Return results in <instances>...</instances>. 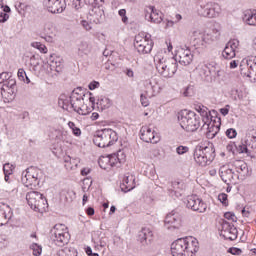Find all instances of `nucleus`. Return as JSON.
Returning <instances> with one entry per match:
<instances>
[{"instance_id":"f257e3e1","label":"nucleus","mask_w":256,"mask_h":256,"mask_svg":"<svg viewBox=\"0 0 256 256\" xmlns=\"http://www.w3.org/2000/svg\"><path fill=\"white\" fill-rule=\"evenodd\" d=\"M154 64L160 77L171 79L177 73L178 65L175 57L165 58V53L157 52L154 55Z\"/></svg>"},{"instance_id":"f03ea898","label":"nucleus","mask_w":256,"mask_h":256,"mask_svg":"<svg viewBox=\"0 0 256 256\" xmlns=\"http://www.w3.org/2000/svg\"><path fill=\"white\" fill-rule=\"evenodd\" d=\"M199 251V241L193 237L179 238L171 244L173 256H193Z\"/></svg>"},{"instance_id":"7ed1b4c3","label":"nucleus","mask_w":256,"mask_h":256,"mask_svg":"<svg viewBox=\"0 0 256 256\" xmlns=\"http://www.w3.org/2000/svg\"><path fill=\"white\" fill-rule=\"evenodd\" d=\"M118 140L119 136L117 135V132L111 128L98 130L93 137L94 145L102 149L105 147H111V145L117 143Z\"/></svg>"},{"instance_id":"20e7f679","label":"nucleus","mask_w":256,"mask_h":256,"mask_svg":"<svg viewBox=\"0 0 256 256\" xmlns=\"http://www.w3.org/2000/svg\"><path fill=\"white\" fill-rule=\"evenodd\" d=\"M178 123L188 133H194L201 127V117L193 111H184L178 115Z\"/></svg>"},{"instance_id":"39448f33","label":"nucleus","mask_w":256,"mask_h":256,"mask_svg":"<svg viewBox=\"0 0 256 256\" xmlns=\"http://www.w3.org/2000/svg\"><path fill=\"white\" fill-rule=\"evenodd\" d=\"M194 161L201 167H207L211 165L213 159H215V149L212 146L198 145L194 149Z\"/></svg>"},{"instance_id":"423d86ee","label":"nucleus","mask_w":256,"mask_h":256,"mask_svg":"<svg viewBox=\"0 0 256 256\" xmlns=\"http://www.w3.org/2000/svg\"><path fill=\"white\" fill-rule=\"evenodd\" d=\"M26 201L33 211L36 213H45L47 211L49 204L47 199L37 191H30L26 194Z\"/></svg>"},{"instance_id":"0eeeda50","label":"nucleus","mask_w":256,"mask_h":256,"mask_svg":"<svg viewBox=\"0 0 256 256\" xmlns=\"http://www.w3.org/2000/svg\"><path fill=\"white\" fill-rule=\"evenodd\" d=\"M0 84H2L1 93H8V101H13L17 94V80L13 77V74L9 72H2L0 74Z\"/></svg>"},{"instance_id":"6e6552de","label":"nucleus","mask_w":256,"mask_h":256,"mask_svg":"<svg viewBox=\"0 0 256 256\" xmlns=\"http://www.w3.org/2000/svg\"><path fill=\"white\" fill-rule=\"evenodd\" d=\"M43 179V171L37 167H29L22 172L21 181L25 187H38Z\"/></svg>"},{"instance_id":"1a4fd4ad","label":"nucleus","mask_w":256,"mask_h":256,"mask_svg":"<svg viewBox=\"0 0 256 256\" xmlns=\"http://www.w3.org/2000/svg\"><path fill=\"white\" fill-rule=\"evenodd\" d=\"M134 47L140 55H147L148 53H151L153 50V40L151 39V35L145 34L144 32L136 35Z\"/></svg>"},{"instance_id":"9d476101","label":"nucleus","mask_w":256,"mask_h":256,"mask_svg":"<svg viewBox=\"0 0 256 256\" xmlns=\"http://www.w3.org/2000/svg\"><path fill=\"white\" fill-rule=\"evenodd\" d=\"M50 233L53 243L58 247H64L69 243V232L64 224H56Z\"/></svg>"},{"instance_id":"9b49d317","label":"nucleus","mask_w":256,"mask_h":256,"mask_svg":"<svg viewBox=\"0 0 256 256\" xmlns=\"http://www.w3.org/2000/svg\"><path fill=\"white\" fill-rule=\"evenodd\" d=\"M190 37L196 49H205L207 48V45L213 43V37H211L209 33L199 29L192 30Z\"/></svg>"},{"instance_id":"f8f14e48","label":"nucleus","mask_w":256,"mask_h":256,"mask_svg":"<svg viewBox=\"0 0 256 256\" xmlns=\"http://www.w3.org/2000/svg\"><path fill=\"white\" fill-rule=\"evenodd\" d=\"M240 73L243 77L256 81V58H244L240 62Z\"/></svg>"},{"instance_id":"ddd939ff","label":"nucleus","mask_w":256,"mask_h":256,"mask_svg":"<svg viewBox=\"0 0 256 256\" xmlns=\"http://www.w3.org/2000/svg\"><path fill=\"white\" fill-rule=\"evenodd\" d=\"M175 59L180 63V65L187 67V65H191V63H193V52H191V49L187 46L180 47L176 52Z\"/></svg>"},{"instance_id":"4468645a","label":"nucleus","mask_w":256,"mask_h":256,"mask_svg":"<svg viewBox=\"0 0 256 256\" xmlns=\"http://www.w3.org/2000/svg\"><path fill=\"white\" fill-rule=\"evenodd\" d=\"M43 4L45 9H47L49 13H52L54 15L63 13L67 8L65 0H44Z\"/></svg>"},{"instance_id":"2eb2a0df","label":"nucleus","mask_w":256,"mask_h":256,"mask_svg":"<svg viewBox=\"0 0 256 256\" xmlns=\"http://www.w3.org/2000/svg\"><path fill=\"white\" fill-rule=\"evenodd\" d=\"M186 207L198 213H205L207 211V204L197 195L188 196Z\"/></svg>"},{"instance_id":"dca6fc26","label":"nucleus","mask_w":256,"mask_h":256,"mask_svg":"<svg viewBox=\"0 0 256 256\" xmlns=\"http://www.w3.org/2000/svg\"><path fill=\"white\" fill-rule=\"evenodd\" d=\"M220 235L221 237H224V239L235 241V239H237V228H235L233 224L223 220Z\"/></svg>"},{"instance_id":"f3484780","label":"nucleus","mask_w":256,"mask_h":256,"mask_svg":"<svg viewBox=\"0 0 256 256\" xmlns=\"http://www.w3.org/2000/svg\"><path fill=\"white\" fill-rule=\"evenodd\" d=\"M219 173L222 181L225 182L226 185H229V183H237V180H239V175L235 174L233 169L229 168V166L220 167Z\"/></svg>"},{"instance_id":"a211bd4d","label":"nucleus","mask_w":256,"mask_h":256,"mask_svg":"<svg viewBox=\"0 0 256 256\" xmlns=\"http://www.w3.org/2000/svg\"><path fill=\"white\" fill-rule=\"evenodd\" d=\"M164 227L166 229H179L181 227V215L173 211L167 214L164 220Z\"/></svg>"},{"instance_id":"6ab92c4d","label":"nucleus","mask_w":256,"mask_h":256,"mask_svg":"<svg viewBox=\"0 0 256 256\" xmlns=\"http://www.w3.org/2000/svg\"><path fill=\"white\" fill-rule=\"evenodd\" d=\"M140 139L145 143H159V136H156L155 130H152L149 126H143L140 129Z\"/></svg>"},{"instance_id":"aec40b11","label":"nucleus","mask_w":256,"mask_h":256,"mask_svg":"<svg viewBox=\"0 0 256 256\" xmlns=\"http://www.w3.org/2000/svg\"><path fill=\"white\" fill-rule=\"evenodd\" d=\"M146 97H155L161 93V86L155 79L146 80L144 82Z\"/></svg>"},{"instance_id":"412c9836","label":"nucleus","mask_w":256,"mask_h":256,"mask_svg":"<svg viewBox=\"0 0 256 256\" xmlns=\"http://www.w3.org/2000/svg\"><path fill=\"white\" fill-rule=\"evenodd\" d=\"M220 129L221 128L218 125H215V122H211V118L209 121L205 120L203 126L201 127V131L205 133L207 139H215Z\"/></svg>"},{"instance_id":"4be33fe9","label":"nucleus","mask_w":256,"mask_h":256,"mask_svg":"<svg viewBox=\"0 0 256 256\" xmlns=\"http://www.w3.org/2000/svg\"><path fill=\"white\" fill-rule=\"evenodd\" d=\"M239 49V40L233 39L230 40L224 50L222 51V57L224 59H233L237 55V50Z\"/></svg>"},{"instance_id":"5701e85b","label":"nucleus","mask_w":256,"mask_h":256,"mask_svg":"<svg viewBox=\"0 0 256 256\" xmlns=\"http://www.w3.org/2000/svg\"><path fill=\"white\" fill-rule=\"evenodd\" d=\"M13 219V208L9 204L0 202V223H9Z\"/></svg>"},{"instance_id":"b1692460","label":"nucleus","mask_w":256,"mask_h":256,"mask_svg":"<svg viewBox=\"0 0 256 256\" xmlns=\"http://www.w3.org/2000/svg\"><path fill=\"white\" fill-rule=\"evenodd\" d=\"M120 189L124 193H129V191H133V189H135V177L133 174L124 175L120 184Z\"/></svg>"},{"instance_id":"393cba45","label":"nucleus","mask_w":256,"mask_h":256,"mask_svg":"<svg viewBox=\"0 0 256 256\" xmlns=\"http://www.w3.org/2000/svg\"><path fill=\"white\" fill-rule=\"evenodd\" d=\"M105 19V11L103 6H94L90 11V21L99 24Z\"/></svg>"},{"instance_id":"a878e982","label":"nucleus","mask_w":256,"mask_h":256,"mask_svg":"<svg viewBox=\"0 0 256 256\" xmlns=\"http://www.w3.org/2000/svg\"><path fill=\"white\" fill-rule=\"evenodd\" d=\"M233 167L236 171V175L239 177H248L249 175V167L247 166V163L243 160H236L233 162Z\"/></svg>"},{"instance_id":"bb28decb","label":"nucleus","mask_w":256,"mask_h":256,"mask_svg":"<svg viewBox=\"0 0 256 256\" xmlns=\"http://www.w3.org/2000/svg\"><path fill=\"white\" fill-rule=\"evenodd\" d=\"M138 241L142 243V245H149L151 241H153V231L150 228H142L138 234Z\"/></svg>"},{"instance_id":"cd10ccee","label":"nucleus","mask_w":256,"mask_h":256,"mask_svg":"<svg viewBox=\"0 0 256 256\" xmlns=\"http://www.w3.org/2000/svg\"><path fill=\"white\" fill-rule=\"evenodd\" d=\"M148 13V21H151V23L159 24L163 21V12L157 10L155 6H149Z\"/></svg>"},{"instance_id":"c85d7f7f","label":"nucleus","mask_w":256,"mask_h":256,"mask_svg":"<svg viewBox=\"0 0 256 256\" xmlns=\"http://www.w3.org/2000/svg\"><path fill=\"white\" fill-rule=\"evenodd\" d=\"M243 22L251 27H256V9H248L244 12Z\"/></svg>"},{"instance_id":"c756f323","label":"nucleus","mask_w":256,"mask_h":256,"mask_svg":"<svg viewBox=\"0 0 256 256\" xmlns=\"http://www.w3.org/2000/svg\"><path fill=\"white\" fill-rule=\"evenodd\" d=\"M185 184L183 182L174 181L171 184V188L168 189L170 197H181V192L183 191Z\"/></svg>"},{"instance_id":"7c9ffc66","label":"nucleus","mask_w":256,"mask_h":256,"mask_svg":"<svg viewBox=\"0 0 256 256\" xmlns=\"http://www.w3.org/2000/svg\"><path fill=\"white\" fill-rule=\"evenodd\" d=\"M24 61L28 67L33 69V71H37L39 69V56L26 54L24 56Z\"/></svg>"},{"instance_id":"2f4dec72","label":"nucleus","mask_w":256,"mask_h":256,"mask_svg":"<svg viewBox=\"0 0 256 256\" xmlns=\"http://www.w3.org/2000/svg\"><path fill=\"white\" fill-rule=\"evenodd\" d=\"M211 11V1L201 2L200 7L198 8V15L200 17H207L209 19Z\"/></svg>"},{"instance_id":"473e14b6","label":"nucleus","mask_w":256,"mask_h":256,"mask_svg":"<svg viewBox=\"0 0 256 256\" xmlns=\"http://www.w3.org/2000/svg\"><path fill=\"white\" fill-rule=\"evenodd\" d=\"M195 111L201 115L203 122L209 121L211 119V111H209V108L206 106H203L202 104L196 105Z\"/></svg>"},{"instance_id":"72a5a7b5","label":"nucleus","mask_w":256,"mask_h":256,"mask_svg":"<svg viewBox=\"0 0 256 256\" xmlns=\"http://www.w3.org/2000/svg\"><path fill=\"white\" fill-rule=\"evenodd\" d=\"M64 162H65V168L68 171H73V169H77V166L79 165V159L71 158V156H65Z\"/></svg>"},{"instance_id":"f704fd0d","label":"nucleus","mask_w":256,"mask_h":256,"mask_svg":"<svg viewBox=\"0 0 256 256\" xmlns=\"http://www.w3.org/2000/svg\"><path fill=\"white\" fill-rule=\"evenodd\" d=\"M83 105V98L81 96H78L76 94L71 95V103H70V110L73 109V111L79 110L80 107Z\"/></svg>"},{"instance_id":"c9c22d12","label":"nucleus","mask_w":256,"mask_h":256,"mask_svg":"<svg viewBox=\"0 0 256 256\" xmlns=\"http://www.w3.org/2000/svg\"><path fill=\"white\" fill-rule=\"evenodd\" d=\"M112 105H113V103L111 102V99H109L108 97H105V96H101L97 101V107L101 111H105V110L109 109V107H111Z\"/></svg>"},{"instance_id":"e433bc0d","label":"nucleus","mask_w":256,"mask_h":256,"mask_svg":"<svg viewBox=\"0 0 256 256\" xmlns=\"http://www.w3.org/2000/svg\"><path fill=\"white\" fill-rule=\"evenodd\" d=\"M58 105L61 107V109H64V111H71V96H61L58 99Z\"/></svg>"},{"instance_id":"4c0bfd02","label":"nucleus","mask_w":256,"mask_h":256,"mask_svg":"<svg viewBox=\"0 0 256 256\" xmlns=\"http://www.w3.org/2000/svg\"><path fill=\"white\" fill-rule=\"evenodd\" d=\"M44 68L47 69V73H51L53 69L59 73V69H61V58H57L55 61H52L51 64H45Z\"/></svg>"},{"instance_id":"58836bf2","label":"nucleus","mask_w":256,"mask_h":256,"mask_svg":"<svg viewBox=\"0 0 256 256\" xmlns=\"http://www.w3.org/2000/svg\"><path fill=\"white\" fill-rule=\"evenodd\" d=\"M245 143L250 149H256V131L246 134Z\"/></svg>"},{"instance_id":"ea45409f","label":"nucleus","mask_w":256,"mask_h":256,"mask_svg":"<svg viewBox=\"0 0 256 256\" xmlns=\"http://www.w3.org/2000/svg\"><path fill=\"white\" fill-rule=\"evenodd\" d=\"M221 6L215 2H211V7H210V16L209 19H215L221 15Z\"/></svg>"},{"instance_id":"a19ab883","label":"nucleus","mask_w":256,"mask_h":256,"mask_svg":"<svg viewBox=\"0 0 256 256\" xmlns=\"http://www.w3.org/2000/svg\"><path fill=\"white\" fill-rule=\"evenodd\" d=\"M120 155H123V152L119 151L117 154L108 155L110 161V169L111 167H117L119 163H123V158H119Z\"/></svg>"},{"instance_id":"79ce46f5","label":"nucleus","mask_w":256,"mask_h":256,"mask_svg":"<svg viewBox=\"0 0 256 256\" xmlns=\"http://www.w3.org/2000/svg\"><path fill=\"white\" fill-rule=\"evenodd\" d=\"M91 53V47L87 42H80L78 44V55L83 57V55H89Z\"/></svg>"},{"instance_id":"37998d69","label":"nucleus","mask_w":256,"mask_h":256,"mask_svg":"<svg viewBox=\"0 0 256 256\" xmlns=\"http://www.w3.org/2000/svg\"><path fill=\"white\" fill-rule=\"evenodd\" d=\"M59 139L62 143H67V145L73 143V136H71L67 130L60 131Z\"/></svg>"},{"instance_id":"c03bdc74","label":"nucleus","mask_w":256,"mask_h":256,"mask_svg":"<svg viewBox=\"0 0 256 256\" xmlns=\"http://www.w3.org/2000/svg\"><path fill=\"white\" fill-rule=\"evenodd\" d=\"M197 71H198L200 77H209V75H211V70H209L208 64H200L197 67Z\"/></svg>"},{"instance_id":"a18cd8bd","label":"nucleus","mask_w":256,"mask_h":256,"mask_svg":"<svg viewBox=\"0 0 256 256\" xmlns=\"http://www.w3.org/2000/svg\"><path fill=\"white\" fill-rule=\"evenodd\" d=\"M98 165L105 171H107V169H111L109 156H101L98 160Z\"/></svg>"},{"instance_id":"49530a36","label":"nucleus","mask_w":256,"mask_h":256,"mask_svg":"<svg viewBox=\"0 0 256 256\" xmlns=\"http://www.w3.org/2000/svg\"><path fill=\"white\" fill-rule=\"evenodd\" d=\"M3 11L0 12V23H5L9 20V14L11 13V8L9 6H2Z\"/></svg>"},{"instance_id":"de8ad7c7","label":"nucleus","mask_w":256,"mask_h":256,"mask_svg":"<svg viewBox=\"0 0 256 256\" xmlns=\"http://www.w3.org/2000/svg\"><path fill=\"white\" fill-rule=\"evenodd\" d=\"M68 127L69 129H71L75 137H81V128L77 127V125H75L74 122L69 121Z\"/></svg>"},{"instance_id":"09e8293b","label":"nucleus","mask_w":256,"mask_h":256,"mask_svg":"<svg viewBox=\"0 0 256 256\" xmlns=\"http://www.w3.org/2000/svg\"><path fill=\"white\" fill-rule=\"evenodd\" d=\"M30 249L33 251L34 256H40L43 253V247L37 243H32Z\"/></svg>"},{"instance_id":"8fccbe9b","label":"nucleus","mask_w":256,"mask_h":256,"mask_svg":"<svg viewBox=\"0 0 256 256\" xmlns=\"http://www.w3.org/2000/svg\"><path fill=\"white\" fill-rule=\"evenodd\" d=\"M42 31L49 35L53 31V22L51 21H44L42 24Z\"/></svg>"},{"instance_id":"3c124183","label":"nucleus","mask_w":256,"mask_h":256,"mask_svg":"<svg viewBox=\"0 0 256 256\" xmlns=\"http://www.w3.org/2000/svg\"><path fill=\"white\" fill-rule=\"evenodd\" d=\"M31 47H33L34 49H38V51H40V53H47V51H48L47 46H45L41 42H32Z\"/></svg>"},{"instance_id":"603ef678","label":"nucleus","mask_w":256,"mask_h":256,"mask_svg":"<svg viewBox=\"0 0 256 256\" xmlns=\"http://www.w3.org/2000/svg\"><path fill=\"white\" fill-rule=\"evenodd\" d=\"M4 175H13V171H15V165L6 163L3 166Z\"/></svg>"},{"instance_id":"864d4df0","label":"nucleus","mask_w":256,"mask_h":256,"mask_svg":"<svg viewBox=\"0 0 256 256\" xmlns=\"http://www.w3.org/2000/svg\"><path fill=\"white\" fill-rule=\"evenodd\" d=\"M58 256H77V252L75 250L62 249L57 253Z\"/></svg>"},{"instance_id":"5fc2aeb1","label":"nucleus","mask_w":256,"mask_h":256,"mask_svg":"<svg viewBox=\"0 0 256 256\" xmlns=\"http://www.w3.org/2000/svg\"><path fill=\"white\" fill-rule=\"evenodd\" d=\"M85 3L91 5V7L103 6V0H85Z\"/></svg>"},{"instance_id":"6e6d98bb","label":"nucleus","mask_w":256,"mask_h":256,"mask_svg":"<svg viewBox=\"0 0 256 256\" xmlns=\"http://www.w3.org/2000/svg\"><path fill=\"white\" fill-rule=\"evenodd\" d=\"M226 136L228 137V139H235V137H237V130H235L234 128L227 129Z\"/></svg>"},{"instance_id":"4d7b16f0","label":"nucleus","mask_w":256,"mask_h":256,"mask_svg":"<svg viewBox=\"0 0 256 256\" xmlns=\"http://www.w3.org/2000/svg\"><path fill=\"white\" fill-rule=\"evenodd\" d=\"M176 153L178 155H185V153H189V147H187V146H178L176 148Z\"/></svg>"},{"instance_id":"13d9d810","label":"nucleus","mask_w":256,"mask_h":256,"mask_svg":"<svg viewBox=\"0 0 256 256\" xmlns=\"http://www.w3.org/2000/svg\"><path fill=\"white\" fill-rule=\"evenodd\" d=\"M118 15H120L122 17V22L129 23V18L127 17V10L120 9L118 11Z\"/></svg>"},{"instance_id":"bf43d9fd","label":"nucleus","mask_w":256,"mask_h":256,"mask_svg":"<svg viewBox=\"0 0 256 256\" xmlns=\"http://www.w3.org/2000/svg\"><path fill=\"white\" fill-rule=\"evenodd\" d=\"M247 147H249V145H247L244 140V143L237 147L238 153H248L249 149Z\"/></svg>"},{"instance_id":"052dcab7","label":"nucleus","mask_w":256,"mask_h":256,"mask_svg":"<svg viewBox=\"0 0 256 256\" xmlns=\"http://www.w3.org/2000/svg\"><path fill=\"white\" fill-rule=\"evenodd\" d=\"M80 25L85 31H91V29H93V26L87 20L80 21Z\"/></svg>"},{"instance_id":"680f3d73","label":"nucleus","mask_w":256,"mask_h":256,"mask_svg":"<svg viewBox=\"0 0 256 256\" xmlns=\"http://www.w3.org/2000/svg\"><path fill=\"white\" fill-rule=\"evenodd\" d=\"M140 102L142 107H149V98H147V96L144 94L140 95Z\"/></svg>"},{"instance_id":"e2e57ef3","label":"nucleus","mask_w":256,"mask_h":256,"mask_svg":"<svg viewBox=\"0 0 256 256\" xmlns=\"http://www.w3.org/2000/svg\"><path fill=\"white\" fill-rule=\"evenodd\" d=\"M76 113H78V115H89V110H87V106L82 104V107L78 108Z\"/></svg>"},{"instance_id":"0e129e2a","label":"nucleus","mask_w":256,"mask_h":256,"mask_svg":"<svg viewBox=\"0 0 256 256\" xmlns=\"http://www.w3.org/2000/svg\"><path fill=\"white\" fill-rule=\"evenodd\" d=\"M184 97H191L193 95V86H188L184 89L183 92Z\"/></svg>"},{"instance_id":"69168bd1","label":"nucleus","mask_w":256,"mask_h":256,"mask_svg":"<svg viewBox=\"0 0 256 256\" xmlns=\"http://www.w3.org/2000/svg\"><path fill=\"white\" fill-rule=\"evenodd\" d=\"M25 77H27V72H25L24 69L20 68V69L18 70V79H19L20 81H25Z\"/></svg>"},{"instance_id":"338daca9","label":"nucleus","mask_w":256,"mask_h":256,"mask_svg":"<svg viewBox=\"0 0 256 256\" xmlns=\"http://www.w3.org/2000/svg\"><path fill=\"white\" fill-rule=\"evenodd\" d=\"M228 253H231V255H241L243 251L239 248L232 247L228 249Z\"/></svg>"},{"instance_id":"774afa93","label":"nucleus","mask_w":256,"mask_h":256,"mask_svg":"<svg viewBox=\"0 0 256 256\" xmlns=\"http://www.w3.org/2000/svg\"><path fill=\"white\" fill-rule=\"evenodd\" d=\"M218 200L221 201L223 205H227V194L225 193L219 194Z\"/></svg>"}]
</instances>
